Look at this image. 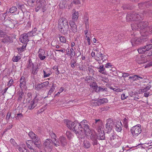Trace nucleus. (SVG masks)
<instances>
[{
    "mask_svg": "<svg viewBox=\"0 0 152 152\" xmlns=\"http://www.w3.org/2000/svg\"><path fill=\"white\" fill-rule=\"evenodd\" d=\"M144 15L150 16L152 15V11L147 9L143 12V13L134 12L127 15L126 19L127 21H135L134 23L131 24V27L133 30L139 29H142L145 28L148 25V22H141L143 19Z\"/></svg>",
    "mask_w": 152,
    "mask_h": 152,
    "instance_id": "1",
    "label": "nucleus"
},
{
    "mask_svg": "<svg viewBox=\"0 0 152 152\" xmlns=\"http://www.w3.org/2000/svg\"><path fill=\"white\" fill-rule=\"evenodd\" d=\"M89 126L87 124V121L86 120H83L80 123L77 121H75L72 130L77 134H81L83 131H85L88 130Z\"/></svg>",
    "mask_w": 152,
    "mask_h": 152,
    "instance_id": "2",
    "label": "nucleus"
},
{
    "mask_svg": "<svg viewBox=\"0 0 152 152\" xmlns=\"http://www.w3.org/2000/svg\"><path fill=\"white\" fill-rule=\"evenodd\" d=\"M26 144L31 152H37V148L40 149L42 147L41 143L38 138L34 140H28Z\"/></svg>",
    "mask_w": 152,
    "mask_h": 152,
    "instance_id": "3",
    "label": "nucleus"
},
{
    "mask_svg": "<svg viewBox=\"0 0 152 152\" xmlns=\"http://www.w3.org/2000/svg\"><path fill=\"white\" fill-rule=\"evenodd\" d=\"M85 134L88 139L90 138L92 140V144L93 145H97L99 143L96 135L94 132L91 130L89 126L88 127V130H87L86 131Z\"/></svg>",
    "mask_w": 152,
    "mask_h": 152,
    "instance_id": "4",
    "label": "nucleus"
},
{
    "mask_svg": "<svg viewBox=\"0 0 152 152\" xmlns=\"http://www.w3.org/2000/svg\"><path fill=\"white\" fill-rule=\"evenodd\" d=\"M53 142L50 139H48L45 140L43 143L44 148L45 151L47 152H50L52 150L53 145H54Z\"/></svg>",
    "mask_w": 152,
    "mask_h": 152,
    "instance_id": "5",
    "label": "nucleus"
},
{
    "mask_svg": "<svg viewBox=\"0 0 152 152\" xmlns=\"http://www.w3.org/2000/svg\"><path fill=\"white\" fill-rule=\"evenodd\" d=\"M130 131L134 137L137 136L142 132L140 125L138 124L133 126L131 128Z\"/></svg>",
    "mask_w": 152,
    "mask_h": 152,
    "instance_id": "6",
    "label": "nucleus"
},
{
    "mask_svg": "<svg viewBox=\"0 0 152 152\" xmlns=\"http://www.w3.org/2000/svg\"><path fill=\"white\" fill-rule=\"evenodd\" d=\"M103 51L102 50L101 53H96L95 59L99 64H102L104 61L107 60V57L103 53Z\"/></svg>",
    "mask_w": 152,
    "mask_h": 152,
    "instance_id": "7",
    "label": "nucleus"
},
{
    "mask_svg": "<svg viewBox=\"0 0 152 152\" xmlns=\"http://www.w3.org/2000/svg\"><path fill=\"white\" fill-rule=\"evenodd\" d=\"M18 22L16 20H13L10 18L5 20L3 23L4 25L11 28H14L15 25L17 24Z\"/></svg>",
    "mask_w": 152,
    "mask_h": 152,
    "instance_id": "8",
    "label": "nucleus"
},
{
    "mask_svg": "<svg viewBox=\"0 0 152 152\" xmlns=\"http://www.w3.org/2000/svg\"><path fill=\"white\" fill-rule=\"evenodd\" d=\"M66 138L63 136H61L54 143V145L56 147L61 145L64 146L66 144Z\"/></svg>",
    "mask_w": 152,
    "mask_h": 152,
    "instance_id": "9",
    "label": "nucleus"
},
{
    "mask_svg": "<svg viewBox=\"0 0 152 152\" xmlns=\"http://www.w3.org/2000/svg\"><path fill=\"white\" fill-rule=\"evenodd\" d=\"M114 125L113 121L112 119L109 118L107 120L105 131L107 132V133L111 131Z\"/></svg>",
    "mask_w": 152,
    "mask_h": 152,
    "instance_id": "10",
    "label": "nucleus"
},
{
    "mask_svg": "<svg viewBox=\"0 0 152 152\" xmlns=\"http://www.w3.org/2000/svg\"><path fill=\"white\" fill-rule=\"evenodd\" d=\"M37 1L39 3V5L35 9L36 12H38L40 8H41L43 10V12H44L46 8L45 0H37Z\"/></svg>",
    "mask_w": 152,
    "mask_h": 152,
    "instance_id": "11",
    "label": "nucleus"
},
{
    "mask_svg": "<svg viewBox=\"0 0 152 152\" xmlns=\"http://www.w3.org/2000/svg\"><path fill=\"white\" fill-rule=\"evenodd\" d=\"M49 84L48 81H45L40 84L38 83L35 85V89L38 91L42 90L44 88H46Z\"/></svg>",
    "mask_w": 152,
    "mask_h": 152,
    "instance_id": "12",
    "label": "nucleus"
},
{
    "mask_svg": "<svg viewBox=\"0 0 152 152\" xmlns=\"http://www.w3.org/2000/svg\"><path fill=\"white\" fill-rule=\"evenodd\" d=\"M58 28L68 25L67 20L65 18L60 17L58 20Z\"/></svg>",
    "mask_w": 152,
    "mask_h": 152,
    "instance_id": "13",
    "label": "nucleus"
},
{
    "mask_svg": "<svg viewBox=\"0 0 152 152\" xmlns=\"http://www.w3.org/2000/svg\"><path fill=\"white\" fill-rule=\"evenodd\" d=\"M19 40L20 41L24 44H26L29 41L28 38L26 33L23 34L20 36Z\"/></svg>",
    "mask_w": 152,
    "mask_h": 152,
    "instance_id": "14",
    "label": "nucleus"
},
{
    "mask_svg": "<svg viewBox=\"0 0 152 152\" xmlns=\"http://www.w3.org/2000/svg\"><path fill=\"white\" fill-rule=\"evenodd\" d=\"M143 40L142 39L137 37L132 38L131 41V43L133 46L139 44L143 42Z\"/></svg>",
    "mask_w": 152,
    "mask_h": 152,
    "instance_id": "15",
    "label": "nucleus"
},
{
    "mask_svg": "<svg viewBox=\"0 0 152 152\" xmlns=\"http://www.w3.org/2000/svg\"><path fill=\"white\" fill-rule=\"evenodd\" d=\"M98 133L96 135L97 139L99 140H104L105 139L104 132V131H102L101 128H98Z\"/></svg>",
    "mask_w": 152,
    "mask_h": 152,
    "instance_id": "16",
    "label": "nucleus"
},
{
    "mask_svg": "<svg viewBox=\"0 0 152 152\" xmlns=\"http://www.w3.org/2000/svg\"><path fill=\"white\" fill-rule=\"evenodd\" d=\"M58 28V29L64 35H66L68 34L69 30V25L62 26Z\"/></svg>",
    "mask_w": 152,
    "mask_h": 152,
    "instance_id": "17",
    "label": "nucleus"
},
{
    "mask_svg": "<svg viewBox=\"0 0 152 152\" xmlns=\"http://www.w3.org/2000/svg\"><path fill=\"white\" fill-rule=\"evenodd\" d=\"M73 13L72 15V20L71 21H73L75 22L77 21L78 19L79 16V12L78 11H76L75 9H73Z\"/></svg>",
    "mask_w": 152,
    "mask_h": 152,
    "instance_id": "18",
    "label": "nucleus"
},
{
    "mask_svg": "<svg viewBox=\"0 0 152 152\" xmlns=\"http://www.w3.org/2000/svg\"><path fill=\"white\" fill-rule=\"evenodd\" d=\"M64 121V122L67 127L70 129L72 130L75 125V121L73 122L68 120H65Z\"/></svg>",
    "mask_w": 152,
    "mask_h": 152,
    "instance_id": "19",
    "label": "nucleus"
},
{
    "mask_svg": "<svg viewBox=\"0 0 152 152\" xmlns=\"http://www.w3.org/2000/svg\"><path fill=\"white\" fill-rule=\"evenodd\" d=\"M69 24L71 26V29L74 34L77 31V26L75 22L73 21H70Z\"/></svg>",
    "mask_w": 152,
    "mask_h": 152,
    "instance_id": "20",
    "label": "nucleus"
},
{
    "mask_svg": "<svg viewBox=\"0 0 152 152\" xmlns=\"http://www.w3.org/2000/svg\"><path fill=\"white\" fill-rule=\"evenodd\" d=\"M20 86L21 88H25L26 86V81L24 76H23L21 77L20 80Z\"/></svg>",
    "mask_w": 152,
    "mask_h": 152,
    "instance_id": "21",
    "label": "nucleus"
},
{
    "mask_svg": "<svg viewBox=\"0 0 152 152\" xmlns=\"http://www.w3.org/2000/svg\"><path fill=\"white\" fill-rule=\"evenodd\" d=\"M96 68L99 69L98 71L99 72L101 73L104 75H107V71L105 69L103 65L100 66L99 67H97Z\"/></svg>",
    "mask_w": 152,
    "mask_h": 152,
    "instance_id": "22",
    "label": "nucleus"
},
{
    "mask_svg": "<svg viewBox=\"0 0 152 152\" xmlns=\"http://www.w3.org/2000/svg\"><path fill=\"white\" fill-rule=\"evenodd\" d=\"M115 130L118 132H121L122 130V125L121 122L118 121L115 124Z\"/></svg>",
    "mask_w": 152,
    "mask_h": 152,
    "instance_id": "23",
    "label": "nucleus"
},
{
    "mask_svg": "<svg viewBox=\"0 0 152 152\" xmlns=\"http://www.w3.org/2000/svg\"><path fill=\"white\" fill-rule=\"evenodd\" d=\"M94 50L96 51L97 53H101L103 50V48L102 47V45L101 44H99V45L97 46H94L93 48Z\"/></svg>",
    "mask_w": 152,
    "mask_h": 152,
    "instance_id": "24",
    "label": "nucleus"
},
{
    "mask_svg": "<svg viewBox=\"0 0 152 152\" xmlns=\"http://www.w3.org/2000/svg\"><path fill=\"white\" fill-rule=\"evenodd\" d=\"M28 135L30 138L34 140L38 138L37 136L32 131H31L28 133Z\"/></svg>",
    "mask_w": 152,
    "mask_h": 152,
    "instance_id": "25",
    "label": "nucleus"
},
{
    "mask_svg": "<svg viewBox=\"0 0 152 152\" xmlns=\"http://www.w3.org/2000/svg\"><path fill=\"white\" fill-rule=\"evenodd\" d=\"M129 79H131L133 81H134L137 80H139V79H142L143 77H141L138 75H134L129 77Z\"/></svg>",
    "mask_w": 152,
    "mask_h": 152,
    "instance_id": "26",
    "label": "nucleus"
},
{
    "mask_svg": "<svg viewBox=\"0 0 152 152\" xmlns=\"http://www.w3.org/2000/svg\"><path fill=\"white\" fill-rule=\"evenodd\" d=\"M10 37L5 35L4 36L3 39H2L1 42L4 43H7L10 42Z\"/></svg>",
    "mask_w": 152,
    "mask_h": 152,
    "instance_id": "27",
    "label": "nucleus"
},
{
    "mask_svg": "<svg viewBox=\"0 0 152 152\" xmlns=\"http://www.w3.org/2000/svg\"><path fill=\"white\" fill-rule=\"evenodd\" d=\"M108 102V100L107 99L104 98L99 100L97 102V104L99 105L104 103H107Z\"/></svg>",
    "mask_w": 152,
    "mask_h": 152,
    "instance_id": "28",
    "label": "nucleus"
},
{
    "mask_svg": "<svg viewBox=\"0 0 152 152\" xmlns=\"http://www.w3.org/2000/svg\"><path fill=\"white\" fill-rule=\"evenodd\" d=\"M147 5L152 6V1H149L145 3H142L139 4V6L141 8L142 7H144Z\"/></svg>",
    "mask_w": 152,
    "mask_h": 152,
    "instance_id": "29",
    "label": "nucleus"
},
{
    "mask_svg": "<svg viewBox=\"0 0 152 152\" xmlns=\"http://www.w3.org/2000/svg\"><path fill=\"white\" fill-rule=\"evenodd\" d=\"M56 86V84L53 83L52 85L51 86V88H50L48 93V95H51V94L54 91L55 89V87Z\"/></svg>",
    "mask_w": 152,
    "mask_h": 152,
    "instance_id": "30",
    "label": "nucleus"
},
{
    "mask_svg": "<svg viewBox=\"0 0 152 152\" xmlns=\"http://www.w3.org/2000/svg\"><path fill=\"white\" fill-rule=\"evenodd\" d=\"M90 86L91 87H92L96 92L98 90V86L96 82H91V83H90Z\"/></svg>",
    "mask_w": 152,
    "mask_h": 152,
    "instance_id": "31",
    "label": "nucleus"
},
{
    "mask_svg": "<svg viewBox=\"0 0 152 152\" xmlns=\"http://www.w3.org/2000/svg\"><path fill=\"white\" fill-rule=\"evenodd\" d=\"M39 70L38 67H37L33 66H32L31 71V73L33 75H36Z\"/></svg>",
    "mask_w": 152,
    "mask_h": 152,
    "instance_id": "32",
    "label": "nucleus"
},
{
    "mask_svg": "<svg viewBox=\"0 0 152 152\" xmlns=\"http://www.w3.org/2000/svg\"><path fill=\"white\" fill-rule=\"evenodd\" d=\"M26 44H23L22 47L20 48H17V50L19 52L21 53L23 52L26 50Z\"/></svg>",
    "mask_w": 152,
    "mask_h": 152,
    "instance_id": "33",
    "label": "nucleus"
},
{
    "mask_svg": "<svg viewBox=\"0 0 152 152\" xmlns=\"http://www.w3.org/2000/svg\"><path fill=\"white\" fill-rule=\"evenodd\" d=\"M37 104H35L34 103V102L32 101H31L29 105L28 106V109L29 110H32L36 106Z\"/></svg>",
    "mask_w": 152,
    "mask_h": 152,
    "instance_id": "34",
    "label": "nucleus"
},
{
    "mask_svg": "<svg viewBox=\"0 0 152 152\" xmlns=\"http://www.w3.org/2000/svg\"><path fill=\"white\" fill-rule=\"evenodd\" d=\"M151 87V86L150 85H149L147 86L146 87L144 88L143 89H141L140 91H141V93H144L145 92H148L147 91L149 90Z\"/></svg>",
    "mask_w": 152,
    "mask_h": 152,
    "instance_id": "35",
    "label": "nucleus"
},
{
    "mask_svg": "<svg viewBox=\"0 0 152 152\" xmlns=\"http://www.w3.org/2000/svg\"><path fill=\"white\" fill-rule=\"evenodd\" d=\"M83 144L84 147L86 148H89L91 146V144L90 142L87 140H84Z\"/></svg>",
    "mask_w": 152,
    "mask_h": 152,
    "instance_id": "36",
    "label": "nucleus"
},
{
    "mask_svg": "<svg viewBox=\"0 0 152 152\" xmlns=\"http://www.w3.org/2000/svg\"><path fill=\"white\" fill-rule=\"evenodd\" d=\"M49 134L50 135L51 138L53 139V140H52L53 141V142H56V141L57 140L56 138V134L53 132H50L49 133Z\"/></svg>",
    "mask_w": 152,
    "mask_h": 152,
    "instance_id": "37",
    "label": "nucleus"
},
{
    "mask_svg": "<svg viewBox=\"0 0 152 152\" xmlns=\"http://www.w3.org/2000/svg\"><path fill=\"white\" fill-rule=\"evenodd\" d=\"M19 94V96L18 99V101H21L23 99V97L24 94V93L22 91H20Z\"/></svg>",
    "mask_w": 152,
    "mask_h": 152,
    "instance_id": "38",
    "label": "nucleus"
},
{
    "mask_svg": "<svg viewBox=\"0 0 152 152\" xmlns=\"http://www.w3.org/2000/svg\"><path fill=\"white\" fill-rule=\"evenodd\" d=\"M112 65H111V64L110 63H107L105 64V67L107 69V72H108V69H109L110 70H112Z\"/></svg>",
    "mask_w": 152,
    "mask_h": 152,
    "instance_id": "39",
    "label": "nucleus"
},
{
    "mask_svg": "<svg viewBox=\"0 0 152 152\" xmlns=\"http://www.w3.org/2000/svg\"><path fill=\"white\" fill-rule=\"evenodd\" d=\"M44 75L43 77L44 78L48 77L50 75V74L48 71H47L46 70H43Z\"/></svg>",
    "mask_w": 152,
    "mask_h": 152,
    "instance_id": "40",
    "label": "nucleus"
},
{
    "mask_svg": "<svg viewBox=\"0 0 152 152\" xmlns=\"http://www.w3.org/2000/svg\"><path fill=\"white\" fill-rule=\"evenodd\" d=\"M28 65L27 66V67L28 68H30L32 66H34L33 63L32 62V61L31 60V59H30L28 61Z\"/></svg>",
    "mask_w": 152,
    "mask_h": 152,
    "instance_id": "41",
    "label": "nucleus"
},
{
    "mask_svg": "<svg viewBox=\"0 0 152 152\" xmlns=\"http://www.w3.org/2000/svg\"><path fill=\"white\" fill-rule=\"evenodd\" d=\"M17 8L15 6H13L10 9V12L11 13H14L17 10Z\"/></svg>",
    "mask_w": 152,
    "mask_h": 152,
    "instance_id": "42",
    "label": "nucleus"
},
{
    "mask_svg": "<svg viewBox=\"0 0 152 152\" xmlns=\"http://www.w3.org/2000/svg\"><path fill=\"white\" fill-rule=\"evenodd\" d=\"M146 47L145 46L142 47L140 48H139L137 50L138 51V53L140 54H142L144 53V52L143 51V50L144 49H145Z\"/></svg>",
    "mask_w": 152,
    "mask_h": 152,
    "instance_id": "43",
    "label": "nucleus"
},
{
    "mask_svg": "<svg viewBox=\"0 0 152 152\" xmlns=\"http://www.w3.org/2000/svg\"><path fill=\"white\" fill-rule=\"evenodd\" d=\"M84 132H85V131H83L81 132V134H78V135H77V136L79 139H81L83 138L84 137Z\"/></svg>",
    "mask_w": 152,
    "mask_h": 152,
    "instance_id": "44",
    "label": "nucleus"
},
{
    "mask_svg": "<svg viewBox=\"0 0 152 152\" xmlns=\"http://www.w3.org/2000/svg\"><path fill=\"white\" fill-rule=\"evenodd\" d=\"M100 91H107V88H101L100 87H99L98 88V90H97V91H96L97 92H100Z\"/></svg>",
    "mask_w": 152,
    "mask_h": 152,
    "instance_id": "45",
    "label": "nucleus"
},
{
    "mask_svg": "<svg viewBox=\"0 0 152 152\" xmlns=\"http://www.w3.org/2000/svg\"><path fill=\"white\" fill-rule=\"evenodd\" d=\"M60 41L62 43H65L66 39L64 36H61L60 37Z\"/></svg>",
    "mask_w": 152,
    "mask_h": 152,
    "instance_id": "46",
    "label": "nucleus"
},
{
    "mask_svg": "<svg viewBox=\"0 0 152 152\" xmlns=\"http://www.w3.org/2000/svg\"><path fill=\"white\" fill-rule=\"evenodd\" d=\"M20 59L19 56H14L13 57L12 60L13 62H17Z\"/></svg>",
    "mask_w": 152,
    "mask_h": 152,
    "instance_id": "47",
    "label": "nucleus"
},
{
    "mask_svg": "<svg viewBox=\"0 0 152 152\" xmlns=\"http://www.w3.org/2000/svg\"><path fill=\"white\" fill-rule=\"evenodd\" d=\"M94 120L95 121V123L98 125L101 124L102 123V121L100 119H96Z\"/></svg>",
    "mask_w": 152,
    "mask_h": 152,
    "instance_id": "48",
    "label": "nucleus"
},
{
    "mask_svg": "<svg viewBox=\"0 0 152 152\" xmlns=\"http://www.w3.org/2000/svg\"><path fill=\"white\" fill-rule=\"evenodd\" d=\"M66 135L67 137L69 139H70L72 137V134L69 131H67L66 133Z\"/></svg>",
    "mask_w": 152,
    "mask_h": 152,
    "instance_id": "49",
    "label": "nucleus"
},
{
    "mask_svg": "<svg viewBox=\"0 0 152 152\" xmlns=\"http://www.w3.org/2000/svg\"><path fill=\"white\" fill-rule=\"evenodd\" d=\"M10 142L13 145L16 146L17 145V143L16 142L14 139L12 138L10 140Z\"/></svg>",
    "mask_w": 152,
    "mask_h": 152,
    "instance_id": "50",
    "label": "nucleus"
},
{
    "mask_svg": "<svg viewBox=\"0 0 152 152\" xmlns=\"http://www.w3.org/2000/svg\"><path fill=\"white\" fill-rule=\"evenodd\" d=\"M146 47V49L147 51H148L149 50L152 48V44H149L146 45L145 46Z\"/></svg>",
    "mask_w": 152,
    "mask_h": 152,
    "instance_id": "51",
    "label": "nucleus"
},
{
    "mask_svg": "<svg viewBox=\"0 0 152 152\" xmlns=\"http://www.w3.org/2000/svg\"><path fill=\"white\" fill-rule=\"evenodd\" d=\"M33 34H34L33 33V31H31L28 32L27 33H26L28 37L29 36L32 37L34 36V35Z\"/></svg>",
    "mask_w": 152,
    "mask_h": 152,
    "instance_id": "52",
    "label": "nucleus"
},
{
    "mask_svg": "<svg viewBox=\"0 0 152 152\" xmlns=\"http://www.w3.org/2000/svg\"><path fill=\"white\" fill-rule=\"evenodd\" d=\"M38 57L41 60H43L46 57L45 56H43L41 53H39Z\"/></svg>",
    "mask_w": 152,
    "mask_h": 152,
    "instance_id": "53",
    "label": "nucleus"
},
{
    "mask_svg": "<svg viewBox=\"0 0 152 152\" xmlns=\"http://www.w3.org/2000/svg\"><path fill=\"white\" fill-rule=\"evenodd\" d=\"M90 76H87L85 78V80L88 83H90Z\"/></svg>",
    "mask_w": 152,
    "mask_h": 152,
    "instance_id": "54",
    "label": "nucleus"
},
{
    "mask_svg": "<svg viewBox=\"0 0 152 152\" xmlns=\"http://www.w3.org/2000/svg\"><path fill=\"white\" fill-rule=\"evenodd\" d=\"M23 117V115L21 113H19L17 114L16 116V118L17 119H19V118H21Z\"/></svg>",
    "mask_w": 152,
    "mask_h": 152,
    "instance_id": "55",
    "label": "nucleus"
},
{
    "mask_svg": "<svg viewBox=\"0 0 152 152\" xmlns=\"http://www.w3.org/2000/svg\"><path fill=\"white\" fill-rule=\"evenodd\" d=\"M32 101L34 102L35 104H37V103L39 101V99L37 97H35L34 99Z\"/></svg>",
    "mask_w": 152,
    "mask_h": 152,
    "instance_id": "56",
    "label": "nucleus"
},
{
    "mask_svg": "<svg viewBox=\"0 0 152 152\" xmlns=\"http://www.w3.org/2000/svg\"><path fill=\"white\" fill-rule=\"evenodd\" d=\"M145 55H146L147 56H152V52L151 51H149L148 52H146L145 53Z\"/></svg>",
    "mask_w": 152,
    "mask_h": 152,
    "instance_id": "57",
    "label": "nucleus"
},
{
    "mask_svg": "<svg viewBox=\"0 0 152 152\" xmlns=\"http://www.w3.org/2000/svg\"><path fill=\"white\" fill-rule=\"evenodd\" d=\"M13 82V80L12 79H10L8 82V86H11Z\"/></svg>",
    "mask_w": 152,
    "mask_h": 152,
    "instance_id": "58",
    "label": "nucleus"
},
{
    "mask_svg": "<svg viewBox=\"0 0 152 152\" xmlns=\"http://www.w3.org/2000/svg\"><path fill=\"white\" fill-rule=\"evenodd\" d=\"M3 31L1 30L0 29V37H2V35L4 34L5 32L4 31H5V29H3Z\"/></svg>",
    "mask_w": 152,
    "mask_h": 152,
    "instance_id": "59",
    "label": "nucleus"
},
{
    "mask_svg": "<svg viewBox=\"0 0 152 152\" xmlns=\"http://www.w3.org/2000/svg\"><path fill=\"white\" fill-rule=\"evenodd\" d=\"M121 99L122 100H124L127 98V96H126L125 94H122L121 95Z\"/></svg>",
    "mask_w": 152,
    "mask_h": 152,
    "instance_id": "60",
    "label": "nucleus"
},
{
    "mask_svg": "<svg viewBox=\"0 0 152 152\" xmlns=\"http://www.w3.org/2000/svg\"><path fill=\"white\" fill-rule=\"evenodd\" d=\"M73 3L75 4H78L80 3L79 0H74L73 1Z\"/></svg>",
    "mask_w": 152,
    "mask_h": 152,
    "instance_id": "61",
    "label": "nucleus"
},
{
    "mask_svg": "<svg viewBox=\"0 0 152 152\" xmlns=\"http://www.w3.org/2000/svg\"><path fill=\"white\" fill-rule=\"evenodd\" d=\"M79 68L80 70L81 71H85V69L83 67V66L82 65H80L79 67Z\"/></svg>",
    "mask_w": 152,
    "mask_h": 152,
    "instance_id": "62",
    "label": "nucleus"
},
{
    "mask_svg": "<svg viewBox=\"0 0 152 152\" xmlns=\"http://www.w3.org/2000/svg\"><path fill=\"white\" fill-rule=\"evenodd\" d=\"M148 30H149V33L150 34L152 33V26H149Z\"/></svg>",
    "mask_w": 152,
    "mask_h": 152,
    "instance_id": "63",
    "label": "nucleus"
},
{
    "mask_svg": "<svg viewBox=\"0 0 152 152\" xmlns=\"http://www.w3.org/2000/svg\"><path fill=\"white\" fill-rule=\"evenodd\" d=\"M152 66V62H151L148 64H147L145 66V68H147L150 66Z\"/></svg>",
    "mask_w": 152,
    "mask_h": 152,
    "instance_id": "64",
    "label": "nucleus"
}]
</instances>
